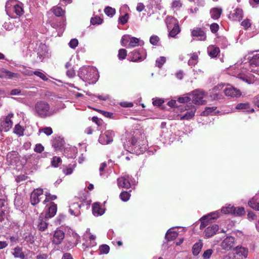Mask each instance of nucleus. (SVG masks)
Instances as JSON below:
<instances>
[{"label": "nucleus", "mask_w": 259, "mask_h": 259, "mask_svg": "<svg viewBox=\"0 0 259 259\" xmlns=\"http://www.w3.org/2000/svg\"><path fill=\"white\" fill-rule=\"evenodd\" d=\"M78 44V41L76 38L71 39L69 43V47L72 49H75Z\"/></svg>", "instance_id": "59"}, {"label": "nucleus", "mask_w": 259, "mask_h": 259, "mask_svg": "<svg viewBox=\"0 0 259 259\" xmlns=\"http://www.w3.org/2000/svg\"><path fill=\"white\" fill-rule=\"evenodd\" d=\"M139 39L136 37H130V42L127 46V48L138 46L139 45Z\"/></svg>", "instance_id": "36"}, {"label": "nucleus", "mask_w": 259, "mask_h": 259, "mask_svg": "<svg viewBox=\"0 0 259 259\" xmlns=\"http://www.w3.org/2000/svg\"><path fill=\"white\" fill-rule=\"evenodd\" d=\"M13 115V113H9L7 116L1 118V130L2 131L8 132L12 127L13 122L11 118Z\"/></svg>", "instance_id": "5"}, {"label": "nucleus", "mask_w": 259, "mask_h": 259, "mask_svg": "<svg viewBox=\"0 0 259 259\" xmlns=\"http://www.w3.org/2000/svg\"><path fill=\"white\" fill-rule=\"evenodd\" d=\"M81 207V204L74 202L70 204L69 211L71 214L78 216L80 213L79 209Z\"/></svg>", "instance_id": "15"}, {"label": "nucleus", "mask_w": 259, "mask_h": 259, "mask_svg": "<svg viewBox=\"0 0 259 259\" xmlns=\"http://www.w3.org/2000/svg\"><path fill=\"white\" fill-rule=\"evenodd\" d=\"M241 25L244 27L245 29H247L251 26V24L248 19H246L242 22Z\"/></svg>", "instance_id": "63"}, {"label": "nucleus", "mask_w": 259, "mask_h": 259, "mask_svg": "<svg viewBox=\"0 0 259 259\" xmlns=\"http://www.w3.org/2000/svg\"><path fill=\"white\" fill-rule=\"evenodd\" d=\"M243 17V11L242 9L237 8L235 10V12L231 14L230 16V18L233 19L234 21H240Z\"/></svg>", "instance_id": "19"}, {"label": "nucleus", "mask_w": 259, "mask_h": 259, "mask_svg": "<svg viewBox=\"0 0 259 259\" xmlns=\"http://www.w3.org/2000/svg\"><path fill=\"white\" fill-rule=\"evenodd\" d=\"M192 100L193 103L195 104H203L204 103L203 98L204 97V92L201 90L194 91L192 94Z\"/></svg>", "instance_id": "9"}, {"label": "nucleus", "mask_w": 259, "mask_h": 259, "mask_svg": "<svg viewBox=\"0 0 259 259\" xmlns=\"http://www.w3.org/2000/svg\"><path fill=\"white\" fill-rule=\"evenodd\" d=\"M61 159L60 157H57V156H54L53 158V159L52 160V165L53 166L57 167L58 166L59 164L60 163H61Z\"/></svg>", "instance_id": "52"}, {"label": "nucleus", "mask_w": 259, "mask_h": 259, "mask_svg": "<svg viewBox=\"0 0 259 259\" xmlns=\"http://www.w3.org/2000/svg\"><path fill=\"white\" fill-rule=\"evenodd\" d=\"M219 230L218 225L213 224L207 227L204 231V234L207 238L213 236Z\"/></svg>", "instance_id": "14"}, {"label": "nucleus", "mask_w": 259, "mask_h": 259, "mask_svg": "<svg viewBox=\"0 0 259 259\" xmlns=\"http://www.w3.org/2000/svg\"><path fill=\"white\" fill-rule=\"evenodd\" d=\"M198 55L196 53H193L191 54V58L189 60L188 64L189 66H193L197 63L198 62Z\"/></svg>", "instance_id": "33"}, {"label": "nucleus", "mask_w": 259, "mask_h": 259, "mask_svg": "<svg viewBox=\"0 0 259 259\" xmlns=\"http://www.w3.org/2000/svg\"><path fill=\"white\" fill-rule=\"evenodd\" d=\"M93 213L95 215H101L104 213V209L102 208L100 204L95 203L93 205Z\"/></svg>", "instance_id": "22"}, {"label": "nucleus", "mask_w": 259, "mask_h": 259, "mask_svg": "<svg viewBox=\"0 0 259 259\" xmlns=\"http://www.w3.org/2000/svg\"><path fill=\"white\" fill-rule=\"evenodd\" d=\"M53 12L58 17L61 16L64 14V11L60 7H54Z\"/></svg>", "instance_id": "40"}, {"label": "nucleus", "mask_w": 259, "mask_h": 259, "mask_svg": "<svg viewBox=\"0 0 259 259\" xmlns=\"http://www.w3.org/2000/svg\"><path fill=\"white\" fill-rule=\"evenodd\" d=\"M220 48L214 46H209L207 48V53L211 58L216 57L220 53Z\"/></svg>", "instance_id": "20"}, {"label": "nucleus", "mask_w": 259, "mask_h": 259, "mask_svg": "<svg viewBox=\"0 0 259 259\" xmlns=\"http://www.w3.org/2000/svg\"><path fill=\"white\" fill-rule=\"evenodd\" d=\"M118 58L119 59H124L126 56V51L125 49H121L118 51Z\"/></svg>", "instance_id": "55"}, {"label": "nucleus", "mask_w": 259, "mask_h": 259, "mask_svg": "<svg viewBox=\"0 0 259 259\" xmlns=\"http://www.w3.org/2000/svg\"><path fill=\"white\" fill-rule=\"evenodd\" d=\"M203 246V243L201 240L195 243L192 248V252L194 255H197L201 251Z\"/></svg>", "instance_id": "25"}, {"label": "nucleus", "mask_w": 259, "mask_h": 259, "mask_svg": "<svg viewBox=\"0 0 259 259\" xmlns=\"http://www.w3.org/2000/svg\"><path fill=\"white\" fill-rule=\"evenodd\" d=\"M1 72L3 74L0 75L1 78L4 77L11 79L18 77L19 76L18 74L12 72L5 68H2Z\"/></svg>", "instance_id": "17"}, {"label": "nucleus", "mask_w": 259, "mask_h": 259, "mask_svg": "<svg viewBox=\"0 0 259 259\" xmlns=\"http://www.w3.org/2000/svg\"><path fill=\"white\" fill-rule=\"evenodd\" d=\"M64 237L65 234L63 231L57 230L54 232L52 242L56 245H59L62 242Z\"/></svg>", "instance_id": "13"}, {"label": "nucleus", "mask_w": 259, "mask_h": 259, "mask_svg": "<svg viewBox=\"0 0 259 259\" xmlns=\"http://www.w3.org/2000/svg\"><path fill=\"white\" fill-rule=\"evenodd\" d=\"M178 233L175 231H171L169 229L167 231L165 235V238L168 241H171L176 238Z\"/></svg>", "instance_id": "30"}, {"label": "nucleus", "mask_w": 259, "mask_h": 259, "mask_svg": "<svg viewBox=\"0 0 259 259\" xmlns=\"http://www.w3.org/2000/svg\"><path fill=\"white\" fill-rule=\"evenodd\" d=\"M58 110L56 108H50L49 104L45 102H38L35 105V112L41 118L50 117L56 114Z\"/></svg>", "instance_id": "2"}, {"label": "nucleus", "mask_w": 259, "mask_h": 259, "mask_svg": "<svg viewBox=\"0 0 259 259\" xmlns=\"http://www.w3.org/2000/svg\"><path fill=\"white\" fill-rule=\"evenodd\" d=\"M182 6V4L180 0H175L172 3V7L177 9H179Z\"/></svg>", "instance_id": "60"}, {"label": "nucleus", "mask_w": 259, "mask_h": 259, "mask_svg": "<svg viewBox=\"0 0 259 259\" xmlns=\"http://www.w3.org/2000/svg\"><path fill=\"white\" fill-rule=\"evenodd\" d=\"M130 196L131 194H130V193L126 191L122 192L119 195L120 199L123 201H127V200H128L130 198Z\"/></svg>", "instance_id": "44"}, {"label": "nucleus", "mask_w": 259, "mask_h": 259, "mask_svg": "<svg viewBox=\"0 0 259 259\" xmlns=\"http://www.w3.org/2000/svg\"><path fill=\"white\" fill-rule=\"evenodd\" d=\"M128 19V14L126 13L124 15L119 17L118 22L122 25H124L127 22Z\"/></svg>", "instance_id": "48"}, {"label": "nucleus", "mask_w": 259, "mask_h": 259, "mask_svg": "<svg viewBox=\"0 0 259 259\" xmlns=\"http://www.w3.org/2000/svg\"><path fill=\"white\" fill-rule=\"evenodd\" d=\"M213 251L211 249H208L204 251L202 254L204 259H209L212 255Z\"/></svg>", "instance_id": "50"}, {"label": "nucleus", "mask_w": 259, "mask_h": 259, "mask_svg": "<svg viewBox=\"0 0 259 259\" xmlns=\"http://www.w3.org/2000/svg\"><path fill=\"white\" fill-rule=\"evenodd\" d=\"M44 191L42 189L38 188L34 189L30 195V202L33 205L38 204L43 195Z\"/></svg>", "instance_id": "8"}, {"label": "nucleus", "mask_w": 259, "mask_h": 259, "mask_svg": "<svg viewBox=\"0 0 259 259\" xmlns=\"http://www.w3.org/2000/svg\"><path fill=\"white\" fill-rule=\"evenodd\" d=\"M33 74L42 79L43 80L47 81L48 80L47 77L41 72L36 71L33 72Z\"/></svg>", "instance_id": "57"}, {"label": "nucleus", "mask_w": 259, "mask_h": 259, "mask_svg": "<svg viewBox=\"0 0 259 259\" xmlns=\"http://www.w3.org/2000/svg\"><path fill=\"white\" fill-rule=\"evenodd\" d=\"M102 19L99 17L92 18L91 19V23L93 25L100 24L102 23Z\"/></svg>", "instance_id": "58"}, {"label": "nucleus", "mask_w": 259, "mask_h": 259, "mask_svg": "<svg viewBox=\"0 0 259 259\" xmlns=\"http://www.w3.org/2000/svg\"><path fill=\"white\" fill-rule=\"evenodd\" d=\"M130 36L129 35H123L121 38V45L122 46L126 47L128 46V43L130 42Z\"/></svg>", "instance_id": "45"}, {"label": "nucleus", "mask_w": 259, "mask_h": 259, "mask_svg": "<svg viewBox=\"0 0 259 259\" xmlns=\"http://www.w3.org/2000/svg\"><path fill=\"white\" fill-rule=\"evenodd\" d=\"M248 205L255 210L259 211V203L256 202L254 198H252L248 201Z\"/></svg>", "instance_id": "39"}, {"label": "nucleus", "mask_w": 259, "mask_h": 259, "mask_svg": "<svg viewBox=\"0 0 259 259\" xmlns=\"http://www.w3.org/2000/svg\"><path fill=\"white\" fill-rule=\"evenodd\" d=\"M166 61V58L164 57H160V58L157 59L156 60V66L158 67L159 68H161L164 63Z\"/></svg>", "instance_id": "46"}, {"label": "nucleus", "mask_w": 259, "mask_h": 259, "mask_svg": "<svg viewBox=\"0 0 259 259\" xmlns=\"http://www.w3.org/2000/svg\"><path fill=\"white\" fill-rule=\"evenodd\" d=\"M44 150V147L40 144H36L34 148V151L37 153H41Z\"/></svg>", "instance_id": "62"}, {"label": "nucleus", "mask_w": 259, "mask_h": 259, "mask_svg": "<svg viewBox=\"0 0 259 259\" xmlns=\"http://www.w3.org/2000/svg\"><path fill=\"white\" fill-rule=\"evenodd\" d=\"M46 199L44 201V203H46V202H48L51 200H54L57 199V196L55 195H51L49 193H46Z\"/></svg>", "instance_id": "47"}, {"label": "nucleus", "mask_w": 259, "mask_h": 259, "mask_svg": "<svg viewBox=\"0 0 259 259\" xmlns=\"http://www.w3.org/2000/svg\"><path fill=\"white\" fill-rule=\"evenodd\" d=\"M131 61L134 62L140 60L142 59L140 53L136 50H135L131 53Z\"/></svg>", "instance_id": "38"}, {"label": "nucleus", "mask_w": 259, "mask_h": 259, "mask_svg": "<svg viewBox=\"0 0 259 259\" xmlns=\"http://www.w3.org/2000/svg\"><path fill=\"white\" fill-rule=\"evenodd\" d=\"M48 53L47 46L44 44H41L38 50V54L41 56H45Z\"/></svg>", "instance_id": "37"}, {"label": "nucleus", "mask_w": 259, "mask_h": 259, "mask_svg": "<svg viewBox=\"0 0 259 259\" xmlns=\"http://www.w3.org/2000/svg\"><path fill=\"white\" fill-rule=\"evenodd\" d=\"M235 238L232 236L226 237L221 243L222 249L229 250L233 247L234 245Z\"/></svg>", "instance_id": "11"}, {"label": "nucleus", "mask_w": 259, "mask_h": 259, "mask_svg": "<svg viewBox=\"0 0 259 259\" xmlns=\"http://www.w3.org/2000/svg\"><path fill=\"white\" fill-rule=\"evenodd\" d=\"M219 25L217 23H212L210 26V29L211 32L213 33H215L216 32H217L219 30Z\"/></svg>", "instance_id": "61"}, {"label": "nucleus", "mask_w": 259, "mask_h": 259, "mask_svg": "<svg viewBox=\"0 0 259 259\" xmlns=\"http://www.w3.org/2000/svg\"><path fill=\"white\" fill-rule=\"evenodd\" d=\"M18 2L15 0H9L6 4V11L7 13H10L12 10H13Z\"/></svg>", "instance_id": "27"}, {"label": "nucleus", "mask_w": 259, "mask_h": 259, "mask_svg": "<svg viewBox=\"0 0 259 259\" xmlns=\"http://www.w3.org/2000/svg\"><path fill=\"white\" fill-rule=\"evenodd\" d=\"M114 133L111 130L106 131L104 134L100 136L99 142L102 145H107L113 141Z\"/></svg>", "instance_id": "6"}, {"label": "nucleus", "mask_w": 259, "mask_h": 259, "mask_svg": "<svg viewBox=\"0 0 259 259\" xmlns=\"http://www.w3.org/2000/svg\"><path fill=\"white\" fill-rule=\"evenodd\" d=\"M24 238L25 241L31 244L33 243L34 241V237L31 234H24Z\"/></svg>", "instance_id": "54"}, {"label": "nucleus", "mask_w": 259, "mask_h": 259, "mask_svg": "<svg viewBox=\"0 0 259 259\" xmlns=\"http://www.w3.org/2000/svg\"><path fill=\"white\" fill-rule=\"evenodd\" d=\"M57 205L54 203H51V205L48 209V212L45 215V219L53 217L57 212Z\"/></svg>", "instance_id": "18"}, {"label": "nucleus", "mask_w": 259, "mask_h": 259, "mask_svg": "<svg viewBox=\"0 0 259 259\" xmlns=\"http://www.w3.org/2000/svg\"><path fill=\"white\" fill-rule=\"evenodd\" d=\"M14 132L17 135L21 136L23 134V129L21 126L18 124L15 126Z\"/></svg>", "instance_id": "51"}, {"label": "nucleus", "mask_w": 259, "mask_h": 259, "mask_svg": "<svg viewBox=\"0 0 259 259\" xmlns=\"http://www.w3.org/2000/svg\"><path fill=\"white\" fill-rule=\"evenodd\" d=\"M110 250V247L106 244H103L99 247L100 254H107Z\"/></svg>", "instance_id": "42"}, {"label": "nucleus", "mask_w": 259, "mask_h": 259, "mask_svg": "<svg viewBox=\"0 0 259 259\" xmlns=\"http://www.w3.org/2000/svg\"><path fill=\"white\" fill-rule=\"evenodd\" d=\"M201 224L200 229L202 230L210 223V220L206 215L201 219Z\"/></svg>", "instance_id": "35"}, {"label": "nucleus", "mask_w": 259, "mask_h": 259, "mask_svg": "<svg viewBox=\"0 0 259 259\" xmlns=\"http://www.w3.org/2000/svg\"><path fill=\"white\" fill-rule=\"evenodd\" d=\"M167 28L169 30V35L175 37L180 32V28L177 19L172 17H168L166 19Z\"/></svg>", "instance_id": "4"}, {"label": "nucleus", "mask_w": 259, "mask_h": 259, "mask_svg": "<svg viewBox=\"0 0 259 259\" xmlns=\"http://www.w3.org/2000/svg\"><path fill=\"white\" fill-rule=\"evenodd\" d=\"M222 13V9L219 8H212L210 11L211 17L213 19H219Z\"/></svg>", "instance_id": "23"}, {"label": "nucleus", "mask_w": 259, "mask_h": 259, "mask_svg": "<svg viewBox=\"0 0 259 259\" xmlns=\"http://www.w3.org/2000/svg\"><path fill=\"white\" fill-rule=\"evenodd\" d=\"M234 207L231 204L226 205L221 209V212L224 214H233Z\"/></svg>", "instance_id": "32"}, {"label": "nucleus", "mask_w": 259, "mask_h": 259, "mask_svg": "<svg viewBox=\"0 0 259 259\" xmlns=\"http://www.w3.org/2000/svg\"><path fill=\"white\" fill-rule=\"evenodd\" d=\"M181 110L183 111H187L184 115L181 116L180 119L181 120H188L192 118L194 116L195 113L196 112V108L192 105H187L185 107V109H183V108H181Z\"/></svg>", "instance_id": "10"}, {"label": "nucleus", "mask_w": 259, "mask_h": 259, "mask_svg": "<svg viewBox=\"0 0 259 259\" xmlns=\"http://www.w3.org/2000/svg\"><path fill=\"white\" fill-rule=\"evenodd\" d=\"M78 75L84 81L95 83L97 79V71L93 67H83L79 69Z\"/></svg>", "instance_id": "3"}, {"label": "nucleus", "mask_w": 259, "mask_h": 259, "mask_svg": "<svg viewBox=\"0 0 259 259\" xmlns=\"http://www.w3.org/2000/svg\"><path fill=\"white\" fill-rule=\"evenodd\" d=\"M191 35L193 36L199 37V40H205L206 38V34L203 30L200 28H197L191 32Z\"/></svg>", "instance_id": "16"}, {"label": "nucleus", "mask_w": 259, "mask_h": 259, "mask_svg": "<svg viewBox=\"0 0 259 259\" xmlns=\"http://www.w3.org/2000/svg\"><path fill=\"white\" fill-rule=\"evenodd\" d=\"M236 252L237 254L243 256L245 258L248 255V249L241 246H237L236 247Z\"/></svg>", "instance_id": "29"}, {"label": "nucleus", "mask_w": 259, "mask_h": 259, "mask_svg": "<svg viewBox=\"0 0 259 259\" xmlns=\"http://www.w3.org/2000/svg\"><path fill=\"white\" fill-rule=\"evenodd\" d=\"M39 132H44L46 135L50 136L53 133V130L50 127H46L43 128H39Z\"/></svg>", "instance_id": "49"}, {"label": "nucleus", "mask_w": 259, "mask_h": 259, "mask_svg": "<svg viewBox=\"0 0 259 259\" xmlns=\"http://www.w3.org/2000/svg\"><path fill=\"white\" fill-rule=\"evenodd\" d=\"M245 210L243 207H235L233 214L236 215H242L245 214Z\"/></svg>", "instance_id": "43"}, {"label": "nucleus", "mask_w": 259, "mask_h": 259, "mask_svg": "<svg viewBox=\"0 0 259 259\" xmlns=\"http://www.w3.org/2000/svg\"><path fill=\"white\" fill-rule=\"evenodd\" d=\"M257 66H259V53L254 55L249 62L241 64L234 76L248 84L253 83L254 81V76L250 74L249 72H256L257 69H254V67Z\"/></svg>", "instance_id": "1"}, {"label": "nucleus", "mask_w": 259, "mask_h": 259, "mask_svg": "<svg viewBox=\"0 0 259 259\" xmlns=\"http://www.w3.org/2000/svg\"><path fill=\"white\" fill-rule=\"evenodd\" d=\"M220 212L219 211H216L213 212H211L206 216L209 218L210 220H215L219 217Z\"/></svg>", "instance_id": "53"}, {"label": "nucleus", "mask_w": 259, "mask_h": 259, "mask_svg": "<svg viewBox=\"0 0 259 259\" xmlns=\"http://www.w3.org/2000/svg\"><path fill=\"white\" fill-rule=\"evenodd\" d=\"M12 254L16 258L25 259L24 253L23 252L22 248L19 246H17L13 249Z\"/></svg>", "instance_id": "21"}, {"label": "nucleus", "mask_w": 259, "mask_h": 259, "mask_svg": "<svg viewBox=\"0 0 259 259\" xmlns=\"http://www.w3.org/2000/svg\"><path fill=\"white\" fill-rule=\"evenodd\" d=\"M132 181V177L126 175L120 177L117 180L118 186L125 189H129L131 187Z\"/></svg>", "instance_id": "7"}, {"label": "nucleus", "mask_w": 259, "mask_h": 259, "mask_svg": "<svg viewBox=\"0 0 259 259\" xmlns=\"http://www.w3.org/2000/svg\"><path fill=\"white\" fill-rule=\"evenodd\" d=\"M224 92L226 96L231 97H238L241 96L240 90L232 86L226 88Z\"/></svg>", "instance_id": "12"}, {"label": "nucleus", "mask_w": 259, "mask_h": 259, "mask_svg": "<svg viewBox=\"0 0 259 259\" xmlns=\"http://www.w3.org/2000/svg\"><path fill=\"white\" fill-rule=\"evenodd\" d=\"M37 226L39 231H44L48 228V224L44 220L43 217H39Z\"/></svg>", "instance_id": "24"}, {"label": "nucleus", "mask_w": 259, "mask_h": 259, "mask_svg": "<svg viewBox=\"0 0 259 259\" xmlns=\"http://www.w3.org/2000/svg\"><path fill=\"white\" fill-rule=\"evenodd\" d=\"M13 11L15 12L17 15H22L24 13V10L22 8V4L18 2L16 5V7L14 8Z\"/></svg>", "instance_id": "34"}, {"label": "nucleus", "mask_w": 259, "mask_h": 259, "mask_svg": "<svg viewBox=\"0 0 259 259\" xmlns=\"http://www.w3.org/2000/svg\"><path fill=\"white\" fill-rule=\"evenodd\" d=\"M159 40V38L157 35H152L150 38V43L154 46L157 45Z\"/></svg>", "instance_id": "56"}, {"label": "nucleus", "mask_w": 259, "mask_h": 259, "mask_svg": "<svg viewBox=\"0 0 259 259\" xmlns=\"http://www.w3.org/2000/svg\"><path fill=\"white\" fill-rule=\"evenodd\" d=\"M236 109L238 110H246L250 113L254 112V110L253 108H251L250 111L248 110L250 109V104L249 103L238 104L236 106Z\"/></svg>", "instance_id": "26"}, {"label": "nucleus", "mask_w": 259, "mask_h": 259, "mask_svg": "<svg viewBox=\"0 0 259 259\" xmlns=\"http://www.w3.org/2000/svg\"><path fill=\"white\" fill-rule=\"evenodd\" d=\"M217 109L216 107H207L205 108V110L201 113V115L208 116L209 115L215 114L218 111H215Z\"/></svg>", "instance_id": "28"}, {"label": "nucleus", "mask_w": 259, "mask_h": 259, "mask_svg": "<svg viewBox=\"0 0 259 259\" xmlns=\"http://www.w3.org/2000/svg\"><path fill=\"white\" fill-rule=\"evenodd\" d=\"M64 141L60 137L56 138L53 141V146L56 149V150H58L61 148V147L63 145Z\"/></svg>", "instance_id": "31"}, {"label": "nucleus", "mask_w": 259, "mask_h": 259, "mask_svg": "<svg viewBox=\"0 0 259 259\" xmlns=\"http://www.w3.org/2000/svg\"><path fill=\"white\" fill-rule=\"evenodd\" d=\"M105 13L109 17H113L115 14V9L110 7H107L104 10Z\"/></svg>", "instance_id": "41"}, {"label": "nucleus", "mask_w": 259, "mask_h": 259, "mask_svg": "<svg viewBox=\"0 0 259 259\" xmlns=\"http://www.w3.org/2000/svg\"><path fill=\"white\" fill-rule=\"evenodd\" d=\"M73 170V167H66L63 170V172L64 174H65L66 175H70L72 173Z\"/></svg>", "instance_id": "64"}]
</instances>
